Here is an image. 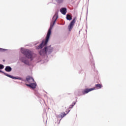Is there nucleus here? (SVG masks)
I'll list each match as a JSON object with an SVG mask.
<instances>
[{
	"label": "nucleus",
	"mask_w": 126,
	"mask_h": 126,
	"mask_svg": "<svg viewBox=\"0 0 126 126\" xmlns=\"http://www.w3.org/2000/svg\"><path fill=\"white\" fill-rule=\"evenodd\" d=\"M58 14L59 12H56L55 13L52 18V22L51 23L50 28L48 31L46 39L42 41V43L37 47V49H42L44 46H46V45L48 44V42H49V39H50V36L51 35V33H52V29H53V27H54V26L57 21V19H58Z\"/></svg>",
	"instance_id": "f257e3e1"
},
{
	"label": "nucleus",
	"mask_w": 126,
	"mask_h": 126,
	"mask_svg": "<svg viewBox=\"0 0 126 126\" xmlns=\"http://www.w3.org/2000/svg\"><path fill=\"white\" fill-rule=\"evenodd\" d=\"M21 53H23V55L26 57V58L28 59H31V61H32V57L33 56V54L31 51L28 49H23L21 50Z\"/></svg>",
	"instance_id": "f03ea898"
},
{
	"label": "nucleus",
	"mask_w": 126,
	"mask_h": 126,
	"mask_svg": "<svg viewBox=\"0 0 126 126\" xmlns=\"http://www.w3.org/2000/svg\"><path fill=\"white\" fill-rule=\"evenodd\" d=\"M102 87H103L102 85H101L100 84H96L95 88H91L89 89H86L85 90H84V91H82V94L83 95H84L85 94H87V93H89V92H90L91 91L95 90L96 89L95 88H98V89H100L102 88Z\"/></svg>",
	"instance_id": "7ed1b4c3"
},
{
	"label": "nucleus",
	"mask_w": 126,
	"mask_h": 126,
	"mask_svg": "<svg viewBox=\"0 0 126 126\" xmlns=\"http://www.w3.org/2000/svg\"><path fill=\"white\" fill-rule=\"evenodd\" d=\"M75 21H76V17H74L73 20L71 21L68 27L69 31H71L72 28H73V26H74V24H75Z\"/></svg>",
	"instance_id": "20e7f679"
},
{
	"label": "nucleus",
	"mask_w": 126,
	"mask_h": 126,
	"mask_svg": "<svg viewBox=\"0 0 126 126\" xmlns=\"http://www.w3.org/2000/svg\"><path fill=\"white\" fill-rule=\"evenodd\" d=\"M0 72H1V73H3L5 76H7V77H9L10 78H12V79H19V80H22V78L19 77V78H16L15 77H13L10 75H9L8 74L5 73L4 72H2V71L0 70Z\"/></svg>",
	"instance_id": "39448f33"
},
{
	"label": "nucleus",
	"mask_w": 126,
	"mask_h": 126,
	"mask_svg": "<svg viewBox=\"0 0 126 126\" xmlns=\"http://www.w3.org/2000/svg\"><path fill=\"white\" fill-rule=\"evenodd\" d=\"M26 80L27 82H28V83H30V84H31V83H33V82H35V81L34 80V78L30 76H28L26 77Z\"/></svg>",
	"instance_id": "423d86ee"
},
{
	"label": "nucleus",
	"mask_w": 126,
	"mask_h": 126,
	"mask_svg": "<svg viewBox=\"0 0 126 126\" xmlns=\"http://www.w3.org/2000/svg\"><path fill=\"white\" fill-rule=\"evenodd\" d=\"M37 84L36 83H32L31 84H26L27 86H28V87H30L31 88H32V89H35L36 88V86Z\"/></svg>",
	"instance_id": "0eeeda50"
},
{
	"label": "nucleus",
	"mask_w": 126,
	"mask_h": 126,
	"mask_svg": "<svg viewBox=\"0 0 126 126\" xmlns=\"http://www.w3.org/2000/svg\"><path fill=\"white\" fill-rule=\"evenodd\" d=\"M50 48V47H46L44 48L43 51L45 53V54H47L48 52H52V49H51Z\"/></svg>",
	"instance_id": "6e6552de"
},
{
	"label": "nucleus",
	"mask_w": 126,
	"mask_h": 126,
	"mask_svg": "<svg viewBox=\"0 0 126 126\" xmlns=\"http://www.w3.org/2000/svg\"><path fill=\"white\" fill-rule=\"evenodd\" d=\"M5 71H7V72H10L11 70H12V68H11V67L9 66H6L5 68Z\"/></svg>",
	"instance_id": "1a4fd4ad"
},
{
	"label": "nucleus",
	"mask_w": 126,
	"mask_h": 126,
	"mask_svg": "<svg viewBox=\"0 0 126 126\" xmlns=\"http://www.w3.org/2000/svg\"><path fill=\"white\" fill-rule=\"evenodd\" d=\"M60 11L62 13V14L65 15V14H66V8H63L60 10Z\"/></svg>",
	"instance_id": "9d476101"
},
{
	"label": "nucleus",
	"mask_w": 126,
	"mask_h": 126,
	"mask_svg": "<svg viewBox=\"0 0 126 126\" xmlns=\"http://www.w3.org/2000/svg\"><path fill=\"white\" fill-rule=\"evenodd\" d=\"M66 18L67 20H71V19H72V17L69 14H67Z\"/></svg>",
	"instance_id": "9b49d317"
},
{
	"label": "nucleus",
	"mask_w": 126,
	"mask_h": 126,
	"mask_svg": "<svg viewBox=\"0 0 126 126\" xmlns=\"http://www.w3.org/2000/svg\"><path fill=\"white\" fill-rule=\"evenodd\" d=\"M21 61H22V63H26L27 62V61H26V58H21Z\"/></svg>",
	"instance_id": "f8f14e48"
},
{
	"label": "nucleus",
	"mask_w": 126,
	"mask_h": 126,
	"mask_svg": "<svg viewBox=\"0 0 126 126\" xmlns=\"http://www.w3.org/2000/svg\"><path fill=\"white\" fill-rule=\"evenodd\" d=\"M75 104H76L75 102H73L72 105H70L69 109H72V108H73V106H74Z\"/></svg>",
	"instance_id": "ddd939ff"
},
{
	"label": "nucleus",
	"mask_w": 126,
	"mask_h": 126,
	"mask_svg": "<svg viewBox=\"0 0 126 126\" xmlns=\"http://www.w3.org/2000/svg\"><path fill=\"white\" fill-rule=\"evenodd\" d=\"M56 0V1L58 2V3H62V2H63V0Z\"/></svg>",
	"instance_id": "4468645a"
},
{
	"label": "nucleus",
	"mask_w": 126,
	"mask_h": 126,
	"mask_svg": "<svg viewBox=\"0 0 126 126\" xmlns=\"http://www.w3.org/2000/svg\"><path fill=\"white\" fill-rule=\"evenodd\" d=\"M3 68H4V66L0 64V69H3Z\"/></svg>",
	"instance_id": "2eb2a0df"
},
{
	"label": "nucleus",
	"mask_w": 126,
	"mask_h": 126,
	"mask_svg": "<svg viewBox=\"0 0 126 126\" xmlns=\"http://www.w3.org/2000/svg\"><path fill=\"white\" fill-rule=\"evenodd\" d=\"M65 116H66V114H65V113H63V115L61 116L62 118H63L64 117H65Z\"/></svg>",
	"instance_id": "dca6fc26"
},
{
	"label": "nucleus",
	"mask_w": 126,
	"mask_h": 126,
	"mask_svg": "<svg viewBox=\"0 0 126 126\" xmlns=\"http://www.w3.org/2000/svg\"><path fill=\"white\" fill-rule=\"evenodd\" d=\"M70 111V110H69L68 109L66 110V112H67V114H68V113H69Z\"/></svg>",
	"instance_id": "f3484780"
},
{
	"label": "nucleus",
	"mask_w": 126,
	"mask_h": 126,
	"mask_svg": "<svg viewBox=\"0 0 126 126\" xmlns=\"http://www.w3.org/2000/svg\"><path fill=\"white\" fill-rule=\"evenodd\" d=\"M0 51H2V49L0 48Z\"/></svg>",
	"instance_id": "a211bd4d"
},
{
	"label": "nucleus",
	"mask_w": 126,
	"mask_h": 126,
	"mask_svg": "<svg viewBox=\"0 0 126 126\" xmlns=\"http://www.w3.org/2000/svg\"><path fill=\"white\" fill-rule=\"evenodd\" d=\"M39 54H40V55H41V52H39Z\"/></svg>",
	"instance_id": "6ab92c4d"
}]
</instances>
